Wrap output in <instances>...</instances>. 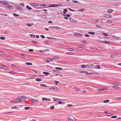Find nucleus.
<instances>
[{
	"mask_svg": "<svg viewBox=\"0 0 121 121\" xmlns=\"http://www.w3.org/2000/svg\"><path fill=\"white\" fill-rule=\"evenodd\" d=\"M59 6V4H51L48 6V8L50 7H58Z\"/></svg>",
	"mask_w": 121,
	"mask_h": 121,
	"instance_id": "nucleus-1",
	"label": "nucleus"
},
{
	"mask_svg": "<svg viewBox=\"0 0 121 121\" xmlns=\"http://www.w3.org/2000/svg\"><path fill=\"white\" fill-rule=\"evenodd\" d=\"M5 6L7 8L10 9H12L13 8V6L8 3H7Z\"/></svg>",
	"mask_w": 121,
	"mask_h": 121,
	"instance_id": "nucleus-2",
	"label": "nucleus"
},
{
	"mask_svg": "<svg viewBox=\"0 0 121 121\" xmlns=\"http://www.w3.org/2000/svg\"><path fill=\"white\" fill-rule=\"evenodd\" d=\"M104 16L107 18H110L112 17L111 15L108 14H105L104 15Z\"/></svg>",
	"mask_w": 121,
	"mask_h": 121,
	"instance_id": "nucleus-3",
	"label": "nucleus"
},
{
	"mask_svg": "<svg viewBox=\"0 0 121 121\" xmlns=\"http://www.w3.org/2000/svg\"><path fill=\"white\" fill-rule=\"evenodd\" d=\"M49 89L50 90H58V88L56 87L55 86H53L51 87L50 88H49Z\"/></svg>",
	"mask_w": 121,
	"mask_h": 121,
	"instance_id": "nucleus-4",
	"label": "nucleus"
},
{
	"mask_svg": "<svg viewBox=\"0 0 121 121\" xmlns=\"http://www.w3.org/2000/svg\"><path fill=\"white\" fill-rule=\"evenodd\" d=\"M21 100H20V97H19L18 98H17L14 99L13 101V102L15 103L18 102H20Z\"/></svg>",
	"mask_w": 121,
	"mask_h": 121,
	"instance_id": "nucleus-5",
	"label": "nucleus"
},
{
	"mask_svg": "<svg viewBox=\"0 0 121 121\" xmlns=\"http://www.w3.org/2000/svg\"><path fill=\"white\" fill-rule=\"evenodd\" d=\"M30 4L31 6L34 7L38 6L39 5V4L35 3H31Z\"/></svg>",
	"mask_w": 121,
	"mask_h": 121,
	"instance_id": "nucleus-6",
	"label": "nucleus"
},
{
	"mask_svg": "<svg viewBox=\"0 0 121 121\" xmlns=\"http://www.w3.org/2000/svg\"><path fill=\"white\" fill-rule=\"evenodd\" d=\"M0 3L2 4L6 5L7 4V3L6 2L4 1H0Z\"/></svg>",
	"mask_w": 121,
	"mask_h": 121,
	"instance_id": "nucleus-7",
	"label": "nucleus"
},
{
	"mask_svg": "<svg viewBox=\"0 0 121 121\" xmlns=\"http://www.w3.org/2000/svg\"><path fill=\"white\" fill-rule=\"evenodd\" d=\"M20 100H24L26 99H27L24 96H22L21 97H19Z\"/></svg>",
	"mask_w": 121,
	"mask_h": 121,
	"instance_id": "nucleus-8",
	"label": "nucleus"
},
{
	"mask_svg": "<svg viewBox=\"0 0 121 121\" xmlns=\"http://www.w3.org/2000/svg\"><path fill=\"white\" fill-rule=\"evenodd\" d=\"M80 72L81 73H85L86 74H91V73H88L87 71H80Z\"/></svg>",
	"mask_w": 121,
	"mask_h": 121,
	"instance_id": "nucleus-9",
	"label": "nucleus"
},
{
	"mask_svg": "<svg viewBox=\"0 0 121 121\" xmlns=\"http://www.w3.org/2000/svg\"><path fill=\"white\" fill-rule=\"evenodd\" d=\"M89 68H94V65H93L92 64H91L89 65Z\"/></svg>",
	"mask_w": 121,
	"mask_h": 121,
	"instance_id": "nucleus-10",
	"label": "nucleus"
},
{
	"mask_svg": "<svg viewBox=\"0 0 121 121\" xmlns=\"http://www.w3.org/2000/svg\"><path fill=\"white\" fill-rule=\"evenodd\" d=\"M75 35L76 36H79L81 37L82 36H83V35L82 34L78 33L75 34Z\"/></svg>",
	"mask_w": 121,
	"mask_h": 121,
	"instance_id": "nucleus-11",
	"label": "nucleus"
},
{
	"mask_svg": "<svg viewBox=\"0 0 121 121\" xmlns=\"http://www.w3.org/2000/svg\"><path fill=\"white\" fill-rule=\"evenodd\" d=\"M112 10L111 9H108V12L110 13H111L112 12Z\"/></svg>",
	"mask_w": 121,
	"mask_h": 121,
	"instance_id": "nucleus-12",
	"label": "nucleus"
},
{
	"mask_svg": "<svg viewBox=\"0 0 121 121\" xmlns=\"http://www.w3.org/2000/svg\"><path fill=\"white\" fill-rule=\"evenodd\" d=\"M43 73L44 74H45L46 76H47L49 74V73L48 72H43Z\"/></svg>",
	"mask_w": 121,
	"mask_h": 121,
	"instance_id": "nucleus-13",
	"label": "nucleus"
},
{
	"mask_svg": "<svg viewBox=\"0 0 121 121\" xmlns=\"http://www.w3.org/2000/svg\"><path fill=\"white\" fill-rule=\"evenodd\" d=\"M25 64L27 65H32V63L30 62H26Z\"/></svg>",
	"mask_w": 121,
	"mask_h": 121,
	"instance_id": "nucleus-14",
	"label": "nucleus"
},
{
	"mask_svg": "<svg viewBox=\"0 0 121 121\" xmlns=\"http://www.w3.org/2000/svg\"><path fill=\"white\" fill-rule=\"evenodd\" d=\"M100 42H101V43H106V44H109V43H110V42H109L108 41H106L105 42H103V41H100Z\"/></svg>",
	"mask_w": 121,
	"mask_h": 121,
	"instance_id": "nucleus-15",
	"label": "nucleus"
},
{
	"mask_svg": "<svg viewBox=\"0 0 121 121\" xmlns=\"http://www.w3.org/2000/svg\"><path fill=\"white\" fill-rule=\"evenodd\" d=\"M31 101L33 103L37 102V101L35 99H31Z\"/></svg>",
	"mask_w": 121,
	"mask_h": 121,
	"instance_id": "nucleus-16",
	"label": "nucleus"
},
{
	"mask_svg": "<svg viewBox=\"0 0 121 121\" xmlns=\"http://www.w3.org/2000/svg\"><path fill=\"white\" fill-rule=\"evenodd\" d=\"M55 69H58L60 70H62L63 69L61 68H59L58 67H56L55 68Z\"/></svg>",
	"mask_w": 121,
	"mask_h": 121,
	"instance_id": "nucleus-17",
	"label": "nucleus"
},
{
	"mask_svg": "<svg viewBox=\"0 0 121 121\" xmlns=\"http://www.w3.org/2000/svg\"><path fill=\"white\" fill-rule=\"evenodd\" d=\"M3 69H8V68L2 65V68Z\"/></svg>",
	"mask_w": 121,
	"mask_h": 121,
	"instance_id": "nucleus-18",
	"label": "nucleus"
},
{
	"mask_svg": "<svg viewBox=\"0 0 121 121\" xmlns=\"http://www.w3.org/2000/svg\"><path fill=\"white\" fill-rule=\"evenodd\" d=\"M54 29H56V30H59L60 29V28L57 26H55L54 27Z\"/></svg>",
	"mask_w": 121,
	"mask_h": 121,
	"instance_id": "nucleus-19",
	"label": "nucleus"
},
{
	"mask_svg": "<svg viewBox=\"0 0 121 121\" xmlns=\"http://www.w3.org/2000/svg\"><path fill=\"white\" fill-rule=\"evenodd\" d=\"M40 86H43L45 87H47V86L45 84H41L40 85Z\"/></svg>",
	"mask_w": 121,
	"mask_h": 121,
	"instance_id": "nucleus-20",
	"label": "nucleus"
},
{
	"mask_svg": "<svg viewBox=\"0 0 121 121\" xmlns=\"http://www.w3.org/2000/svg\"><path fill=\"white\" fill-rule=\"evenodd\" d=\"M67 50L69 51H73V49L72 48H68Z\"/></svg>",
	"mask_w": 121,
	"mask_h": 121,
	"instance_id": "nucleus-21",
	"label": "nucleus"
},
{
	"mask_svg": "<svg viewBox=\"0 0 121 121\" xmlns=\"http://www.w3.org/2000/svg\"><path fill=\"white\" fill-rule=\"evenodd\" d=\"M68 11L66 9H65L64 10V11L63 12V13L64 14H65L66 12H67Z\"/></svg>",
	"mask_w": 121,
	"mask_h": 121,
	"instance_id": "nucleus-22",
	"label": "nucleus"
},
{
	"mask_svg": "<svg viewBox=\"0 0 121 121\" xmlns=\"http://www.w3.org/2000/svg\"><path fill=\"white\" fill-rule=\"evenodd\" d=\"M36 80L37 81H40L42 80V79L40 78H37L36 79Z\"/></svg>",
	"mask_w": 121,
	"mask_h": 121,
	"instance_id": "nucleus-23",
	"label": "nucleus"
},
{
	"mask_svg": "<svg viewBox=\"0 0 121 121\" xmlns=\"http://www.w3.org/2000/svg\"><path fill=\"white\" fill-rule=\"evenodd\" d=\"M69 20L70 22H73L74 21V20L71 18L69 17Z\"/></svg>",
	"mask_w": 121,
	"mask_h": 121,
	"instance_id": "nucleus-24",
	"label": "nucleus"
},
{
	"mask_svg": "<svg viewBox=\"0 0 121 121\" xmlns=\"http://www.w3.org/2000/svg\"><path fill=\"white\" fill-rule=\"evenodd\" d=\"M26 7L29 9L30 10L32 9V8L30 7V6H28V5H27L26 6Z\"/></svg>",
	"mask_w": 121,
	"mask_h": 121,
	"instance_id": "nucleus-25",
	"label": "nucleus"
},
{
	"mask_svg": "<svg viewBox=\"0 0 121 121\" xmlns=\"http://www.w3.org/2000/svg\"><path fill=\"white\" fill-rule=\"evenodd\" d=\"M100 67L99 65H96L95 67V68L96 69H99L100 68Z\"/></svg>",
	"mask_w": 121,
	"mask_h": 121,
	"instance_id": "nucleus-26",
	"label": "nucleus"
},
{
	"mask_svg": "<svg viewBox=\"0 0 121 121\" xmlns=\"http://www.w3.org/2000/svg\"><path fill=\"white\" fill-rule=\"evenodd\" d=\"M112 87L113 88H115V89H118L119 88V87L118 86H113Z\"/></svg>",
	"mask_w": 121,
	"mask_h": 121,
	"instance_id": "nucleus-27",
	"label": "nucleus"
},
{
	"mask_svg": "<svg viewBox=\"0 0 121 121\" xmlns=\"http://www.w3.org/2000/svg\"><path fill=\"white\" fill-rule=\"evenodd\" d=\"M0 39L2 40H4L5 39V37H4L1 36L0 37Z\"/></svg>",
	"mask_w": 121,
	"mask_h": 121,
	"instance_id": "nucleus-28",
	"label": "nucleus"
},
{
	"mask_svg": "<svg viewBox=\"0 0 121 121\" xmlns=\"http://www.w3.org/2000/svg\"><path fill=\"white\" fill-rule=\"evenodd\" d=\"M46 5V4H40V6H45Z\"/></svg>",
	"mask_w": 121,
	"mask_h": 121,
	"instance_id": "nucleus-29",
	"label": "nucleus"
},
{
	"mask_svg": "<svg viewBox=\"0 0 121 121\" xmlns=\"http://www.w3.org/2000/svg\"><path fill=\"white\" fill-rule=\"evenodd\" d=\"M42 100L43 101H46L48 100V99L47 98L43 97L42 98Z\"/></svg>",
	"mask_w": 121,
	"mask_h": 121,
	"instance_id": "nucleus-30",
	"label": "nucleus"
},
{
	"mask_svg": "<svg viewBox=\"0 0 121 121\" xmlns=\"http://www.w3.org/2000/svg\"><path fill=\"white\" fill-rule=\"evenodd\" d=\"M53 58L55 59H59V57L57 56H53Z\"/></svg>",
	"mask_w": 121,
	"mask_h": 121,
	"instance_id": "nucleus-31",
	"label": "nucleus"
},
{
	"mask_svg": "<svg viewBox=\"0 0 121 121\" xmlns=\"http://www.w3.org/2000/svg\"><path fill=\"white\" fill-rule=\"evenodd\" d=\"M109 101V100H106L103 101V102L104 103H106L108 102Z\"/></svg>",
	"mask_w": 121,
	"mask_h": 121,
	"instance_id": "nucleus-32",
	"label": "nucleus"
},
{
	"mask_svg": "<svg viewBox=\"0 0 121 121\" xmlns=\"http://www.w3.org/2000/svg\"><path fill=\"white\" fill-rule=\"evenodd\" d=\"M73 53L70 52H68L67 53V54L68 55H72Z\"/></svg>",
	"mask_w": 121,
	"mask_h": 121,
	"instance_id": "nucleus-33",
	"label": "nucleus"
},
{
	"mask_svg": "<svg viewBox=\"0 0 121 121\" xmlns=\"http://www.w3.org/2000/svg\"><path fill=\"white\" fill-rule=\"evenodd\" d=\"M9 73L12 74H14L16 73L15 72L13 71L9 72Z\"/></svg>",
	"mask_w": 121,
	"mask_h": 121,
	"instance_id": "nucleus-34",
	"label": "nucleus"
},
{
	"mask_svg": "<svg viewBox=\"0 0 121 121\" xmlns=\"http://www.w3.org/2000/svg\"><path fill=\"white\" fill-rule=\"evenodd\" d=\"M63 103V102L62 101H60L59 102H58V104H62ZM65 103V102H63V104H64Z\"/></svg>",
	"mask_w": 121,
	"mask_h": 121,
	"instance_id": "nucleus-35",
	"label": "nucleus"
},
{
	"mask_svg": "<svg viewBox=\"0 0 121 121\" xmlns=\"http://www.w3.org/2000/svg\"><path fill=\"white\" fill-rule=\"evenodd\" d=\"M26 25L28 27L31 26H32V24L31 23L29 24V23H27L26 24Z\"/></svg>",
	"mask_w": 121,
	"mask_h": 121,
	"instance_id": "nucleus-36",
	"label": "nucleus"
},
{
	"mask_svg": "<svg viewBox=\"0 0 121 121\" xmlns=\"http://www.w3.org/2000/svg\"><path fill=\"white\" fill-rule=\"evenodd\" d=\"M30 36L31 37H33V38L35 37V35H34L33 34H30Z\"/></svg>",
	"mask_w": 121,
	"mask_h": 121,
	"instance_id": "nucleus-37",
	"label": "nucleus"
},
{
	"mask_svg": "<svg viewBox=\"0 0 121 121\" xmlns=\"http://www.w3.org/2000/svg\"><path fill=\"white\" fill-rule=\"evenodd\" d=\"M68 121H73V120L70 118H68Z\"/></svg>",
	"mask_w": 121,
	"mask_h": 121,
	"instance_id": "nucleus-38",
	"label": "nucleus"
},
{
	"mask_svg": "<svg viewBox=\"0 0 121 121\" xmlns=\"http://www.w3.org/2000/svg\"><path fill=\"white\" fill-rule=\"evenodd\" d=\"M30 108V107H26L24 108L26 110Z\"/></svg>",
	"mask_w": 121,
	"mask_h": 121,
	"instance_id": "nucleus-39",
	"label": "nucleus"
},
{
	"mask_svg": "<svg viewBox=\"0 0 121 121\" xmlns=\"http://www.w3.org/2000/svg\"><path fill=\"white\" fill-rule=\"evenodd\" d=\"M81 68H86L85 65H82L81 66Z\"/></svg>",
	"mask_w": 121,
	"mask_h": 121,
	"instance_id": "nucleus-40",
	"label": "nucleus"
},
{
	"mask_svg": "<svg viewBox=\"0 0 121 121\" xmlns=\"http://www.w3.org/2000/svg\"><path fill=\"white\" fill-rule=\"evenodd\" d=\"M112 84L115 86H118V83L116 82Z\"/></svg>",
	"mask_w": 121,
	"mask_h": 121,
	"instance_id": "nucleus-41",
	"label": "nucleus"
},
{
	"mask_svg": "<svg viewBox=\"0 0 121 121\" xmlns=\"http://www.w3.org/2000/svg\"><path fill=\"white\" fill-rule=\"evenodd\" d=\"M39 51L40 53H43L45 52V51L44 50H40Z\"/></svg>",
	"mask_w": 121,
	"mask_h": 121,
	"instance_id": "nucleus-42",
	"label": "nucleus"
},
{
	"mask_svg": "<svg viewBox=\"0 0 121 121\" xmlns=\"http://www.w3.org/2000/svg\"><path fill=\"white\" fill-rule=\"evenodd\" d=\"M4 53L3 52H0V55H4Z\"/></svg>",
	"mask_w": 121,
	"mask_h": 121,
	"instance_id": "nucleus-43",
	"label": "nucleus"
},
{
	"mask_svg": "<svg viewBox=\"0 0 121 121\" xmlns=\"http://www.w3.org/2000/svg\"><path fill=\"white\" fill-rule=\"evenodd\" d=\"M116 99L118 100H121V97H117L116 98Z\"/></svg>",
	"mask_w": 121,
	"mask_h": 121,
	"instance_id": "nucleus-44",
	"label": "nucleus"
},
{
	"mask_svg": "<svg viewBox=\"0 0 121 121\" xmlns=\"http://www.w3.org/2000/svg\"><path fill=\"white\" fill-rule=\"evenodd\" d=\"M102 33L103 34H104V35L105 36H108V35L107 33Z\"/></svg>",
	"mask_w": 121,
	"mask_h": 121,
	"instance_id": "nucleus-45",
	"label": "nucleus"
},
{
	"mask_svg": "<svg viewBox=\"0 0 121 121\" xmlns=\"http://www.w3.org/2000/svg\"><path fill=\"white\" fill-rule=\"evenodd\" d=\"M13 14L15 16H19V15L15 13H14Z\"/></svg>",
	"mask_w": 121,
	"mask_h": 121,
	"instance_id": "nucleus-46",
	"label": "nucleus"
},
{
	"mask_svg": "<svg viewBox=\"0 0 121 121\" xmlns=\"http://www.w3.org/2000/svg\"><path fill=\"white\" fill-rule=\"evenodd\" d=\"M117 117V116H113L111 117V118H115Z\"/></svg>",
	"mask_w": 121,
	"mask_h": 121,
	"instance_id": "nucleus-47",
	"label": "nucleus"
},
{
	"mask_svg": "<svg viewBox=\"0 0 121 121\" xmlns=\"http://www.w3.org/2000/svg\"><path fill=\"white\" fill-rule=\"evenodd\" d=\"M20 4L22 6H24V4L23 3H20Z\"/></svg>",
	"mask_w": 121,
	"mask_h": 121,
	"instance_id": "nucleus-48",
	"label": "nucleus"
},
{
	"mask_svg": "<svg viewBox=\"0 0 121 121\" xmlns=\"http://www.w3.org/2000/svg\"><path fill=\"white\" fill-rule=\"evenodd\" d=\"M89 34H91L92 35H94L95 34V33L94 32H89L88 33Z\"/></svg>",
	"mask_w": 121,
	"mask_h": 121,
	"instance_id": "nucleus-49",
	"label": "nucleus"
},
{
	"mask_svg": "<svg viewBox=\"0 0 121 121\" xmlns=\"http://www.w3.org/2000/svg\"><path fill=\"white\" fill-rule=\"evenodd\" d=\"M85 66H86V68L88 67L89 68V66H90L89 65H85Z\"/></svg>",
	"mask_w": 121,
	"mask_h": 121,
	"instance_id": "nucleus-50",
	"label": "nucleus"
},
{
	"mask_svg": "<svg viewBox=\"0 0 121 121\" xmlns=\"http://www.w3.org/2000/svg\"><path fill=\"white\" fill-rule=\"evenodd\" d=\"M108 23H111L112 22V21L111 20H108Z\"/></svg>",
	"mask_w": 121,
	"mask_h": 121,
	"instance_id": "nucleus-51",
	"label": "nucleus"
},
{
	"mask_svg": "<svg viewBox=\"0 0 121 121\" xmlns=\"http://www.w3.org/2000/svg\"><path fill=\"white\" fill-rule=\"evenodd\" d=\"M69 9L71 11H75V10H73L70 9L69 8Z\"/></svg>",
	"mask_w": 121,
	"mask_h": 121,
	"instance_id": "nucleus-52",
	"label": "nucleus"
},
{
	"mask_svg": "<svg viewBox=\"0 0 121 121\" xmlns=\"http://www.w3.org/2000/svg\"><path fill=\"white\" fill-rule=\"evenodd\" d=\"M53 71L56 73H58L59 72L58 71L55 70H53Z\"/></svg>",
	"mask_w": 121,
	"mask_h": 121,
	"instance_id": "nucleus-53",
	"label": "nucleus"
},
{
	"mask_svg": "<svg viewBox=\"0 0 121 121\" xmlns=\"http://www.w3.org/2000/svg\"><path fill=\"white\" fill-rule=\"evenodd\" d=\"M54 106H52L50 107V108L52 110L54 108Z\"/></svg>",
	"mask_w": 121,
	"mask_h": 121,
	"instance_id": "nucleus-54",
	"label": "nucleus"
},
{
	"mask_svg": "<svg viewBox=\"0 0 121 121\" xmlns=\"http://www.w3.org/2000/svg\"><path fill=\"white\" fill-rule=\"evenodd\" d=\"M82 43L84 44H86V42L85 41L83 40L82 41Z\"/></svg>",
	"mask_w": 121,
	"mask_h": 121,
	"instance_id": "nucleus-55",
	"label": "nucleus"
},
{
	"mask_svg": "<svg viewBox=\"0 0 121 121\" xmlns=\"http://www.w3.org/2000/svg\"><path fill=\"white\" fill-rule=\"evenodd\" d=\"M107 88L106 87H105L103 89V91H104L105 90H107Z\"/></svg>",
	"mask_w": 121,
	"mask_h": 121,
	"instance_id": "nucleus-56",
	"label": "nucleus"
},
{
	"mask_svg": "<svg viewBox=\"0 0 121 121\" xmlns=\"http://www.w3.org/2000/svg\"><path fill=\"white\" fill-rule=\"evenodd\" d=\"M56 119H51L50 120H48V121H56Z\"/></svg>",
	"mask_w": 121,
	"mask_h": 121,
	"instance_id": "nucleus-57",
	"label": "nucleus"
},
{
	"mask_svg": "<svg viewBox=\"0 0 121 121\" xmlns=\"http://www.w3.org/2000/svg\"><path fill=\"white\" fill-rule=\"evenodd\" d=\"M41 36L42 38H45V36L43 35H41Z\"/></svg>",
	"mask_w": 121,
	"mask_h": 121,
	"instance_id": "nucleus-58",
	"label": "nucleus"
},
{
	"mask_svg": "<svg viewBox=\"0 0 121 121\" xmlns=\"http://www.w3.org/2000/svg\"><path fill=\"white\" fill-rule=\"evenodd\" d=\"M6 59L8 60H9L11 59V58L10 57H7L6 58Z\"/></svg>",
	"mask_w": 121,
	"mask_h": 121,
	"instance_id": "nucleus-59",
	"label": "nucleus"
},
{
	"mask_svg": "<svg viewBox=\"0 0 121 121\" xmlns=\"http://www.w3.org/2000/svg\"><path fill=\"white\" fill-rule=\"evenodd\" d=\"M33 49H30L29 50V52H33Z\"/></svg>",
	"mask_w": 121,
	"mask_h": 121,
	"instance_id": "nucleus-60",
	"label": "nucleus"
},
{
	"mask_svg": "<svg viewBox=\"0 0 121 121\" xmlns=\"http://www.w3.org/2000/svg\"><path fill=\"white\" fill-rule=\"evenodd\" d=\"M73 106V105H72L69 104V105H67V106H68V107H71V106Z\"/></svg>",
	"mask_w": 121,
	"mask_h": 121,
	"instance_id": "nucleus-61",
	"label": "nucleus"
},
{
	"mask_svg": "<svg viewBox=\"0 0 121 121\" xmlns=\"http://www.w3.org/2000/svg\"><path fill=\"white\" fill-rule=\"evenodd\" d=\"M110 57L111 58H113L114 57V56L113 55H111L110 56Z\"/></svg>",
	"mask_w": 121,
	"mask_h": 121,
	"instance_id": "nucleus-62",
	"label": "nucleus"
},
{
	"mask_svg": "<svg viewBox=\"0 0 121 121\" xmlns=\"http://www.w3.org/2000/svg\"><path fill=\"white\" fill-rule=\"evenodd\" d=\"M84 35L86 37H89V35Z\"/></svg>",
	"mask_w": 121,
	"mask_h": 121,
	"instance_id": "nucleus-63",
	"label": "nucleus"
},
{
	"mask_svg": "<svg viewBox=\"0 0 121 121\" xmlns=\"http://www.w3.org/2000/svg\"><path fill=\"white\" fill-rule=\"evenodd\" d=\"M32 42L33 43H36V42L35 41H32Z\"/></svg>",
	"mask_w": 121,
	"mask_h": 121,
	"instance_id": "nucleus-64",
	"label": "nucleus"
}]
</instances>
